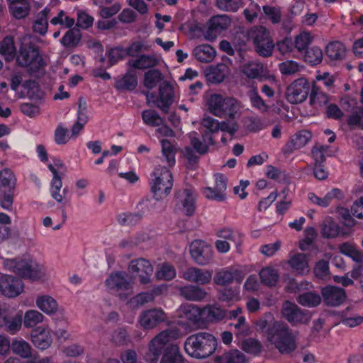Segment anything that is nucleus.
<instances>
[{"mask_svg": "<svg viewBox=\"0 0 363 363\" xmlns=\"http://www.w3.org/2000/svg\"><path fill=\"white\" fill-rule=\"evenodd\" d=\"M36 306L48 315L55 313L58 309L56 300L49 295L38 296L36 298Z\"/></svg>", "mask_w": 363, "mask_h": 363, "instance_id": "obj_28", "label": "nucleus"}, {"mask_svg": "<svg viewBox=\"0 0 363 363\" xmlns=\"http://www.w3.org/2000/svg\"><path fill=\"white\" fill-rule=\"evenodd\" d=\"M250 99L252 106L257 109L261 113H266L269 111V106L257 92H252L250 95Z\"/></svg>", "mask_w": 363, "mask_h": 363, "instance_id": "obj_64", "label": "nucleus"}, {"mask_svg": "<svg viewBox=\"0 0 363 363\" xmlns=\"http://www.w3.org/2000/svg\"><path fill=\"white\" fill-rule=\"evenodd\" d=\"M340 233V227L331 218H325L321 224V234L325 238H336Z\"/></svg>", "mask_w": 363, "mask_h": 363, "instance_id": "obj_39", "label": "nucleus"}, {"mask_svg": "<svg viewBox=\"0 0 363 363\" xmlns=\"http://www.w3.org/2000/svg\"><path fill=\"white\" fill-rule=\"evenodd\" d=\"M311 90L308 81L303 77L294 80L286 92V99L291 104H300L306 101Z\"/></svg>", "mask_w": 363, "mask_h": 363, "instance_id": "obj_10", "label": "nucleus"}, {"mask_svg": "<svg viewBox=\"0 0 363 363\" xmlns=\"http://www.w3.org/2000/svg\"><path fill=\"white\" fill-rule=\"evenodd\" d=\"M329 101V96L323 92L320 88L314 85L311 91L310 104L315 108L321 107Z\"/></svg>", "mask_w": 363, "mask_h": 363, "instance_id": "obj_45", "label": "nucleus"}, {"mask_svg": "<svg viewBox=\"0 0 363 363\" xmlns=\"http://www.w3.org/2000/svg\"><path fill=\"white\" fill-rule=\"evenodd\" d=\"M128 271L133 279H138L141 284H147L151 281L153 267L149 260L138 258L130 261Z\"/></svg>", "mask_w": 363, "mask_h": 363, "instance_id": "obj_11", "label": "nucleus"}, {"mask_svg": "<svg viewBox=\"0 0 363 363\" xmlns=\"http://www.w3.org/2000/svg\"><path fill=\"white\" fill-rule=\"evenodd\" d=\"M162 79V73L160 70L152 69L144 74V86L149 89L155 88Z\"/></svg>", "mask_w": 363, "mask_h": 363, "instance_id": "obj_52", "label": "nucleus"}, {"mask_svg": "<svg viewBox=\"0 0 363 363\" xmlns=\"http://www.w3.org/2000/svg\"><path fill=\"white\" fill-rule=\"evenodd\" d=\"M179 316L193 323H197L202 318V309L192 304L186 303L179 308Z\"/></svg>", "mask_w": 363, "mask_h": 363, "instance_id": "obj_24", "label": "nucleus"}, {"mask_svg": "<svg viewBox=\"0 0 363 363\" xmlns=\"http://www.w3.org/2000/svg\"><path fill=\"white\" fill-rule=\"evenodd\" d=\"M245 355L238 350H233L224 353L223 355L216 356V363H245L247 362Z\"/></svg>", "mask_w": 363, "mask_h": 363, "instance_id": "obj_33", "label": "nucleus"}, {"mask_svg": "<svg viewBox=\"0 0 363 363\" xmlns=\"http://www.w3.org/2000/svg\"><path fill=\"white\" fill-rule=\"evenodd\" d=\"M345 53V46L340 42L330 43L326 47V55L332 60L342 59Z\"/></svg>", "mask_w": 363, "mask_h": 363, "instance_id": "obj_49", "label": "nucleus"}, {"mask_svg": "<svg viewBox=\"0 0 363 363\" xmlns=\"http://www.w3.org/2000/svg\"><path fill=\"white\" fill-rule=\"evenodd\" d=\"M242 0H216L215 5L225 12H236L242 5Z\"/></svg>", "mask_w": 363, "mask_h": 363, "instance_id": "obj_53", "label": "nucleus"}, {"mask_svg": "<svg viewBox=\"0 0 363 363\" xmlns=\"http://www.w3.org/2000/svg\"><path fill=\"white\" fill-rule=\"evenodd\" d=\"M16 51L12 37L6 36L0 42V55H3L6 60H12L16 55Z\"/></svg>", "mask_w": 363, "mask_h": 363, "instance_id": "obj_37", "label": "nucleus"}, {"mask_svg": "<svg viewBox=\"0 0 363 363\" xmlns=\"http://www.w3.org/2000/svg\"><path fill=\"white\" fill-rule=\"evenodd\" d=\"M256 52L262 57H269L272 55L274 49V43L272 38L263 43L254 45Z\"/></svg>", "mask_w": 363, "mask_h": 363, "instance_id": "obj_59", "label": "nucleus"}, {"mask_svg": "<svg viewBox=\"0 0 363 363\" xmlns=\"http://www.w3.org/2000/svg\"><path fill=\"white\" fill-rule=\"evenodd\" d=\"M311 136V132L306 130H302L292 136L287 145L292 149H299L308 143Z\"/></svg>", "mask_w": 363, "mask_h": 363, "instance_id": "obj_44", "label": "nucleus"}, {"mask_svg": "<svg viewBox=\"0 0 363 363\" xmlns=\"http://www.w3.org/2000/svg\"><path fill=\"white\" fill-rule=\"evenodd\" d=\"M162 155L169 167H173L175 164V155L177 152L176 144L172 143L167 139L160 140Z\"/></svg>", "mask_w": 363, "mask_h": 363, "instance_id": "obj_32", "label": "nucleus"}, {"mask_svg": "<svg viewBox=\"0 0 363 363\" xmlns=\"http://www.w3.org/2000/svg\"><path fill=\"white\" fill-rule=\"evenodd\" d=\"M106 285L110 289L116 291L131 289V284L128 279V275L125 272H116L111 274L106 280Z\"/></svg>", "mask_w": 363, "mask_h": 363, "instance_id": "obj_21", "label": "nucleus"}, {"mask_svg": "<svg viewBox=\"0 0 363 363\" xmlns=\"http://www.w3.org/2000/svg\"><path fill=\"white\" fill-rule=\"evenodd\" d=\"M43 315L36 311L30 310L26 312L23 318V324L26 328H33L43 321Z\"/></svg>", "mask_w": 363, "mask_h": 363, "instance_id": "obj_56", "label": "nucleus"}, {"mask_svg": "<svg viewBox=\"0 0 363 363\" xmlns=\"http://www.w3.org/2000/svg\"><path fill=\"white\" fill-rule=\"evenodd\" d=\"M228 315V311L216 305L207 306L202 309V318L207 321H219Z\"/></svg>", "mask_w": 363, "mask_h": 363, "instance_id": "obj_23", "label": "nucleus"}, {"mask_svg": "<svg viewBox=\"0 0 363 363\" xmlns=\"http://www.w3.org/2000/svg\"><path fill=\"white\" fill-rule=\"evenodd\" d=\"M195 200L194 191L191 188L181 189L175 193L176 206L188 216L195 211Z\"/></svg>", "mask_w": 363, "mask_h": 363, "instance_id": "obj_13", "label": "nucleus"}, {"mask_svg": "<svg viewBox=\"0 0 363 363\" xmlns=\"http://www.w3.org/2000/svg\"><path fill=\"white\" fill-rule=\"evenodd\" d=\"M158 61L154 56L143 55L135 60H130L128 65L135 69H145L154 67Z\"/></svg>", "mask_w": 363, "mask_h": 363, "instance_id": "obj_36", "label": "nucleus"}, {"mask_svg": "<svg viewBox=\"0 0 363 363\" xmlns=\"http://www.w3.org/2000/svg\"><path fill=\"white\" fill-rule=\"evenodd\" d=\"M167 320V314L160 308L145 310L140 314L138 323L144 330H151Z\"/></svg>", "mask_w": 363, "mask_h": 363, "instance_id": "obj_12", "label": "nucleus"}, {"mask_svg": "<svg viewBox=\"0 0 363 363\" xmlns=\"http://www.w3.org/2000/svg\"><path fill=\"white\" fill-rule=\"evenodd\" d=\"M209 111L220 118H234L240 109V102L232 97H224L220 94H212L208 100Z\"/></svg>", "mask_w": 363, "mask_h": 363, "instance_id": "obj_4", "label": "nucleus"}, {"mask_svg": "<svg viewBox=\"0 0 363 363\" xmlns=\"http://www.w3.org/2000/svg\"><path fill=\"white\" fill-rule=\"evenodd\" d=\"M30 4L27 3H21V2H14L11 3L9 9L13 15V16L16 18H23L28 16L30 11Z\"/></svg>", "mask_w": 363, "mask_h": 363, "instance_id": "obj_58", "label": "nucleus"}, {"mask_svg": "<svg viewBox=\"0 0 363 363\" xmlns=\"http://www.w3.org/2000/svg\"><path fill=\"white\" fill-rule=\"evenodd\" d=\"M48 168L53 174L51 183V196L56 201L60 203L63 200V196L60 194V191L62 186L61 177L58 175L57 171L52 164L48 165Z\"/></svg>", "mask_w": 363, "mask_h": 363, "instance_id": "obj_35", "label": "nucleus"}, {"mask_svg": "<svg viewBox=\"0 0 363 363\" xmlns=\"http://www.w3.org/2000/svg\"><path fill=\"white\" fill-rule=\"evenodd\" d=\"M288 264L298 274H303L305 272H308V261L305 254H294L288 260Z\"/></svg>", "mask_w": 363, "mask_h": 363, "instance_id": "obj_27", "label": "nucleus"}, {"mask_svg": "<svg viewBox=\"0 0 363 363\" xmlns=\"http://www.w3.org/2000/svg\"><path fill=\"white\" fill-rule=\"evenodd\" d=\"M140 213H123L117 216V221L121 225L133 226L142 219Z\"/></svg>", "mask_w": 363, "mask_h": 363, "instance_id": "obj_51", "label": "nucleus"}, {"mask_svg": "<svg viewBox=\"0 0 363 363\" xmlns=\"http://www.w3.org/2000/svg\"><path fill=\"white\" fill-rule=\"evenodd\" d=\"M174 97L173 86L168 82H164L159 88V99L153 100V104L163 113H167L174 101Z\"/></svg>", "mask_w": 363, "mask_h": 363, "instance_id": "obj_16", "label": "nucleus"}, {"mask_svg": "<svg viewBox=\"0 0 363 363\" xmlns=\"http://www.w3.org/2000/svg\"><path fill=\"white\" fill-rule=\"evenodd\" d=\"M249 40H252L254 45L266 41L272 38L269 31L264 26H257L252 27L248 32Z\"/></svg>", "mask_w": 363, "mask_h": 363, "instance_id": "obj_34", "label": "nucleus"}, {"mask_svg": "<svg viewBox=\"0 0 363 363\" xmlns=\"http://www.w3.org/2000/svg\"><path fill=\"white\" fill-rule=\"evenodd\" d=\"M182 278L190 282L204 285L210 283L212 272L207 269L191 267L183 272Z\"/></svg>", "mask_w": 363, "mask_h": 363, "instance_id": "obj_19", "label": "nucleus"}, {"mask_svg": "<svg viewBox=\"0 0 363 363\" xmlns=\"http://www.w3.org/2000/svg\"><path fill=\"white\" fill-rule=\"evenodd\" d=\"M296 301L303 306L313 308L320 303L321 297L319 294L310 291L299 294L296 298Z\"/></svg>", "mask_w": 363, "mask_h": 363, "instance_id": "obj_42", "label": "nucleus"}, {"mask_svg": "<svg viewBox=\"0 0 363 363\" xmlns=\"http://www.w3.org/2000/svg\"><path fill=\"white\" fill-rule=\"evenodd\" d=\"M263 12L272 23H280L282 16L280 8L266 5L263 6Z\"/></svg>", "mask_w": 363, "mask_h": 363, "instance_id": "obj_63", "label": "nucleus"}, {"mask_svg": "<svg viewBox=\"0 0 363 363\" xmlns=\"http://www.w3.org/2000/svg\"><path fill=\"white\" fill-rule=\"evenodd\" d=\"M154 179L151 182V191L153 197L162 200L169 194L173 186V177L168 168L158 166L153 172Z\"/></svg>", "mask_w": 363, "mask_h": 363, "instance_id": "obj_6", "label": "nucleus"}, {"mask_svg": "<svg viewBox=\"0 0 363 363\" xmlns=\"http://www.w3.org/2000/svg\"><path fill=\"white\" fill-rule=\"evenodd\" d=\"M312 41V37L309 33L303 32L296 35L294 41V46L298 52H303Z\"/></svg>", "mask_w": 363, "mask_h": 363, "instance_id": "obj_60", "label": "nucleus"}, {"mask_svg": "<svg viewBox=\"0 0 363 363\" xmlns=\"http://www.w3.org/2000/svg\"><path fill=\"white\" fill-rule=\"evenodd\" d=\"M241 70L249 79H259L263 75L264 66L258 61H252L244 64Z\"/></svg>", "mask_w": 363, "mask_h": 363, "instance_id": "obj_31", "label": "nucleus"}, {"mask_svg": "<svg viewBox=\"0 0 363 363\" xmlns=\"http://www.w3.org/2000/svg\"><path fill=\"white\" fill-rule=\"evenodd\" d=\"M216 235L223 240L229 241L230 244L238 245L240 240L238 234L230 228H224L217 231Z\"/></svg>", "mask_w": 363, "mask_h": 363, "instance_id": "obj_61", "label": "nucleus"}, {"mask_svg": "<svg viewBox=\"0 0 363 363\" xmlns=\"http://www.w3.org/2000/svg\"><path fill=\"white\" fill-rule=\"evenodd\" d=\"M218 346L217 339L207 332H199L189 335L185 340V352L196 359H205L211 356Z\"/></svg>", "mask_w": 363, "mask_h": 363, "instance_id": "obj_2", "label": "nucleus"}, {"mask_svg": "<svg viewBox=\"0 0 363 363\" xmlns=\"http://www.w3.org/2000/svg\"><path fill=\"white\" fill-rule=\"evenodd\" d=\"M184 359L178 345L171 344L165 347L160 363H183Z\"/></svg>", "mask_w": 363, "mask_h": 363, "instance_id": "obj_25", "label": "nucleus"}, {"mask_svg": "<svg viewBox=\"0 0 363 363\" xmlns=\"http://www.w3.org/2000/svg\"><path fill=\"white\" fill-rule=\"evenodd\" d=\"M142 118L144 123L150 126H160L164 123L163 118L154 110L143 111Z\"/></svg>", "mask_w": 363, "mask_h": 363, "instance_id": "obj_57", "label": "nucleus"}, {"mask_svg": "<svg viewBox=\"0 0 363 363\" xmlns=\"http://www.w3.org/2000/svg\"><path fill=\"white\" fill-rule=\"evenodd\" d=\"M11 348L16 355L23 359H29L33 357V350L30 345L24 340H13Z\"/></svg>", "mask_w": 363, "mask_h": 363, "instance_id": "obj_29", "label": "nucleus"}, {"mask_svg": "<svg viewBox=\"0 0 363 363\" xmlns=\"http://www.w3.org/2000/svg\"><path fill=\"white\" fill-rule=\"evenodd\" d=\"M16 62L18 66L26 68L30 75H36L43 71L45 67L38 48L31 44L23 45L19 48Z\"/></svg>", "mask_w": 363, "mask_h": 363, "instance_id": "obj_3", "label": "nucleus"}, {"mask_svg": "<svg viewBox=\"0 0 363 363\" xmlns=\"http://www.w3.org/2000/svg\"><path fill=\"white\" fill-rule=\"evenodd\" d=\"M82 38L80 30L77 28L69 29L62 37L60 42L65 48H75Z\"/></svg>", "mask_w": 363, "mask_h": 363, "instance_id": "obj_41", "label": "nucleus"}, {"mask_svg": "<svg viewBox=\"0 0 363 363\" xmlns=\"http://www.w3.org/2000/svg\"><path fill=\"white\" fill-rule=\"evenodd\" d=\"M227 69L228 67L225 65L218 64L208 69L206 73V77L212 83H220L226 76Z\"/></svg>", "mask_w": 363, "mask_h": 363, "instance_id": "obj_38", "label": "nucleus"}, {"mask_svg": "<svg viewBox=\"0 0 363 363\" xmlns=\"http://www.w3.org/2000/svg\"><path fill=\"white\" fill-rule=\"evenodd\" d=\"M203 140L204 143L197 138H191V145L193 147L194 150L200 155H204L208 150V146L205 143L206 140H208V144H214L213 138L208 133L203 134Z\"/></svg>", "mask_w": 363, "mask_h": 363, "instance_id": "obj_50", "label": "nucleus"}, {"mask_svg": "<svg viewBox=\"0 0 363 363\" xmlns=\"http://www.w3.org/2000/svg\"><path fill=\"white\" fill-rule=\"evenodd\" d=\"M177 331L173 329H167L162 330L157 334L149 343V350L155 357H158L162 350L170 341V340L176 338Z\"/></svg>", "mask_w": 363, "mask_h": 363, "instance_id": "obj_15", "label": "nucleus"}, {"mask_svg": "<svg viewBox=\"0 0 363 363\" xmlns=\"http://www.w3.org/2000/svg\"><path fill=\"white\" fill-rule=\"evenodd\" d=\"M16 186V178L11 169L0 171V204L3 208L11 209Z\"/></svg>", "mask_w": 363, "mask_h": 363, "instance_id": "obj_7", "label": "nucleus"}, {"mask_svg": "<svg viewBox=\"0 0 363 363\" xmlns=\"http://www.w3.org/2000/svg\"><path fill=\"white\" fill-rule=\"evenodd\" d=\"M264 335L267 342L281 354H290L297 348L296 337L289 325L282 321H274Z\"/></svg>", "mask_w": 363, "mask_h": 363, "instance_id": "obj_1", "label": "nucleus"}, {"mask_svg": "<svg viewBox=\"0 0 363 363\" xmlns=\"http://www.w3.org/2000/svg\"><path fill=\"white\" fill-rule=\"evenodd\" d=\"M259 277L262 283L264 285L272 286L278 281L279 274L273 267H267L260 271Z\"/></svg>", "mask_w": 363, "mask_h": 363, "instance_id": "obj_47", "label": "nucleus"}, {"mask_svg": "<svg viewBox=\"0 0 363 363\" xmlns=\"http://www.w3.org/2000/svg\"><path fill=\"white\" fill-rule=\"evenodd\" d=\"M216 194L212 192L211 187H206L203 190V193L208 199L215 200L218 201H223L225 200V191L227 189V179L220 174H216Z\"/></svg>", "mask_w": 363, "mask_h": 363, "instance_id": "obj_20", "label": "nucleus"}, {"mask_svg": "<svg viewBox=\"0 0 363 363\" xmlns=\"http://www.w3.org/2000/svg\"><path fill=\"white\" fill-rule=\"evenodd\" d=\"M321 295L324 303L328 306H337L346 299V292L342 288L328 285L322 288Z\"/></svg>", "mask_w": 363, "mask_h": 363, "instance_id": "obj_17", "label": "nucleus"}, {"mask_svg": "<svg viewBox=\"0 0 363 363\" xmlns=\"http://www.w3.org/2000/svg\"><path fill=\"white\" fill-rule=\"evenodd\" d=\"M137 84L135 72L133 69H130L121 79L117 82L116 88L118 89L133 90Z\"/></svg>", "mask_w": 363, "mask_h": 363, "instance_id": "obj_43", "label": "nucleus"}, {"mask_svg": "<svg viewBox=\"0 0 363 363\" xmlns=\"http://www.w3.org/2000/svg\"><path fill=\"white\" fill-rule=\"evenodd\" d=\"M23 288L20 279L6 274L0 276V291L3 295L9 298L16 297L22 293Z\"/></svg>", "mask_w": 363, "mask_h": 363, "instance_id": "obj_14", "label": "nucleus"}, {"mask_svg": "<svg viewBox=\"0 0 363 363\" xmlns=\"http://www.w3.org/2000/svg\"><path fill=\"white\" fill-rule=\"evenodd\" d=\"M281 313L292 326L307 324L311 318L308 311L301 309L296 303L289 301H284Z\"/></svg>", "mask_w": 363, "mask_h": 363, "instance_id": "obj_8", "label": "nucleus"}, {"mask_svg": "<svg viewBox=\"0 0 363 363\" xmlns=\"http://www.w3.org/2000/svg\"><path fill=\"white\" fill-rule=\"evenodd\" d=\"M50 12V9L45 7L36 16L33 25V32L37 33L41 35H44L48 28V16Z\"/></svg>", "mask_w": 363, "mask_h": 363, "instance_id": "obj_30", "label": "nucleus"}, {"mask_svg": "<svg viewBox=\"0 0 363 363\" xmlns=\"http://www.w3.org/2000/svg\"><path fill=\"white\" fill-rule=\"evenodd\" d=\"M238 272H230L227 270H223L220 272H218L215 277V282L218 285L220 286H225L230 284L233 282L234 279L235 278L236 274Z\"/></svg>", "mask_w": 363, "mask_h": 363, "instance_id": "obj_62", "label": "nucleus"}, {"mask_svg": "<svg viewBox=\"0 0 363 363\" xmlns=\"http://www.w3.org/2000/svg\"><path fill=\"white\" fill-rule=\"evenodd\" d=\"M193 55L199 61L208 63L214 60L216 50L212 46L203 44L196 46L193 50Z\"/></svg>", "mask_w": 363, "mask_h": 363, "instance_id": "obj_26", "label": "nucleus"}, {"mask_svg": "<svg viewBox=\"0 0 363 363\" xmlns=\"http://www.w3.org/2000/svg\"><path fill=\"white\" fill-rule=\"evenodd\" d=\"M5 321L4 326L1 328L7 333L14 335L20 330L22 325V316L20 314L12 315L9 314V318Z\"/></svg>", "mask_w": 363, "mask_h": 363, "instance_id": "obj_46", "label": "nucleus"}, {"mask_svg": "<svg viewBox=\"0 0 363 363\" xmlns=\"http://www.w3.org/2000/svg\"><path fill=\"white\" fill-rule=\"evenodd\" d=\"M190 253L194 262L200 265L208 264L213 257L211 249L201 241H194L190 245Z\"/></svg>", "mask_w": 363, "mask_h": 363, "instance_id": "obj_18", "label": "nucleus"}, {"mask_svg": "<svg viewBox=\"0 0 363 363\" xmlns=\"http://www.w3.org/2000/svg\"><path fill=\"white\" fill-rule=\"evenodd\" d=\"M339 250L342 254L350 257L355 262H363V255L357 250L354 245L350 242H344L339 246Z\"/></svg>", "mask_w": 363, "mask_h": 363, "instance_id": "obj_48", "label": "nucleus"}, {"mask_svg": "<svg viewBox=\"0 0 363 363\" xmlns=\"http://www.w3.org/2000/svg\"><path fill=\"white\" fill-rule=\"evenodd\" d=\"M179 293L183 298L191 301H201L206 296V292L204 289L194 285L181 287Z\"/></svg>", "mask_w": 363, "mask_h": 363, "instance_id": "obj_22", "label": "nucleus"}, {"mask_svg": "<svg viewBox=\"0 0 363 363\" xmlns=\"http://www.w3.org/2000/svg\"><path fill=\"white\" fill-rule=\"evenodd\" d=\"M31 340L33 345L40 350L48 348L52 343L50 335L45 331L40 333L37 330L32 331Z\"/></svg>", "mask_w": 363, "mask_h": 363, "instance_id": "obj_40", "label": "nucleus"}, {"mask_svg": "<svg viewBox=\"0 0 363 363\" xmlns=\"http://www.w3.org/2000/svg\"><path fill=\"white\" fill-rule=\"evenodd\" d=\"M231 24V19L227 15H217L211 17L206 23L202 33L206 40H214L223 30Z\"/></svg>", "mask_w": 363, "mask_h": 363, "instance_id": "obj_9", "label": "nucleus"}, {"mask_svg": "<svg viewBox=\"0 0 363 363\" xmlns=\"http://www.w3.org/2000/svg\"><path fill=\"white\" fill-rule=\"evenodd\" d=\"M4 267L19 277L32 281L40 279L45 276L43 267L33 261L6 259L4 262Z\"/></svg>", "mask_w": 363, "mask_h": 363, "instance_id": "obj_5", "label": "nucleus"}, {"mask_svg": "<svg viewBox=\"0 0 363 363\" xmlns=\"http://www.w3.org/2000/svg\"><path fill=\"white\" fill-rule=\"evenodd\" d=\"M280 72L284 75H294L303 69V66L293 60H286L279 65Z\"/></svg>", "mask_w": 363, "mask_h": 363, "instance_id": "obj_54", "label": "nucleus"}, {"mask_svg": "<svg viewBox=\"0 0 363 363\" xmlns=\"http://www.w3.org/2000/svg\"><path fill=\"white\" fill-rule=\"evenodd\" d=\"M323 52L320 48L317 46H313L307 49L304 55V60L306 62L315 65L322 62Z\"/></svg>", "mask_w": 363, "mask_h": 363, "instance_id": "obj_55", "label": "nucleus"}]
</instances>
